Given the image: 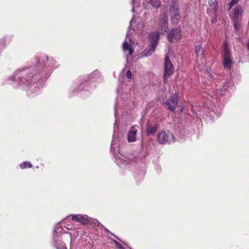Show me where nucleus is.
<instances>
[{
    "label": "nucleus",
    "instance_id": "58836bf2",
    "mask_svg": "<svg viewBox=\"0 0 249 249\" xmlns=\"http://www.w3.org/2000/svg\"><path fill=\"white\" fill-rule=\"evenodd\" d=\"M111 235H113V236H115V235L113 234V233H111Z\"/></svg>",
    "mask_w": 249,
    "mask_h": 249
},
{
    "label": "nucleus",
    "instance_id": "4be33fe9",
    "mask_svg": "<svg viewBox=\"0 0 249 249\" xmlns=\"http://www.w3.org/2000/svg\"><path fill=\"white\" fill-rule=\"evenodd\" d=\"M192 111L194 114L196 115V118H200L199 116H201L204 115L203 111L202 110V107L199 106H193Z\"/></svg>",
    "mask_w": 249,
    "mask_h": 249
},
{
    "label": "nucleus",
    "instance_id": "c85d7f7f",
    "mask_svg": "<svg viewBox=\"0 0 249 249\" xmlns=\"http://www.w3.org/2000/svg\"><path fill=\"white\" fill-rule=\"evenodd\" d=\"M5 44V39L4 38H1L0 39V50L2 49Z\"/></svg>",
    "mask_w": 249,
    "mask_h": 249
},
{
    "label": "nucleus",
    "instance_id": "6ab92c4d",
    "mask_svg": "<svg viewBox=\"0 0 249 249\" xmlns=\"http://www.w3.org/2000/svg\"><path fill=\"white\" fill-rule=\"evenodd\" d=\"M138 129L135 126H132L127 134V141L129 142H133L136 141V135Z\"/></svg>",
    "mask_w": 249,
    "mask_h": 249
},
{
    "label": "nucleus",
    "instance_id": "2eb2a0df",
    "mask_svg": "<svg viewBox=\"0 0 249 249\" xmlns=\"http://www.w3.org/2000/svg\"><path fill=\"white\" fill-rule=\"evenodd\" d=\"M130 31H128L127 34H126V39H128L129 40V43L127 42V41L126 40L123 44V49L124 52H126L127 51H128V53L129 55L131 56L132 54L134 53V50L131 47V39L130 38Z\"/></svg>",
    "mask_w": 249,
    "mask_h": 249
},
{
    "label": "nucleus",
    "instance_id": "bb28decb",
    "mask_svg": "<svg viewBox=\"0 0 249 249\" xmlns=\"http://www.w3.org/2000/svg\"><path fill=\"white\" fill-rule=\"evenodd\" d=\"M238 0H231V2L227 6V10L230 11L231 8L238 2Z\"/></svg>",
    "mask_w": 249,
    "mask_h": 249
},
{
    "label": "nucleus",
    "instance_id": "7c9ffc66",
    "mask_svg": "<svg viewBox=\"0 0 249 249\" xmlns=\"http://www.w3.org/2000/svg\"><path fill=\"white\" fill-rule=\"evenodd\" d=\"M139 0H131V4L132 5H133L135 3H136L137 2V1H139Z\"/></svg>",
    "mask_w": 249,
    "mask_h": 249
},
{
    "label": "nucleus",
    "instance_id": "ddd939ff",
    "mask_svg": "<svg viewBox=\"0 0 249 249\" xmlns=\"http://www.w3.org/2000/svg\"><path fill=\"white\" fill-rule=\"evenodd\" d=\"M143 25L141 19L138 20H135L134 18L130 22V25L128 27V30H130L132 29L134 32L136 33H138L140 30L143 28Z\"/></svg>",
    "mask_w": 249,
    "mask_h": 249
},
{
    "label": "nucleus",
    "instance_id": "412c9836",
    "mask_svg": "<svg viewBox=\"0 0 249 249\" xmlns=\"http://www.w3.org/2000/svg\"><path fill=\"white\" fill-rule=\"evenodd\" d=\"M134 159L135 158H133L132 156H130L128 158L122 156L121 157L116 158V161L117 164L120 166V163L127 164L128 162H130V161H133Z\"/></svg>",
    "mask_w": 249,
    "mask_h": 249
},
{
    "label": "nucleus",
    "instance_id": "473e14b6",
    "mask_svg": "<svg viewBox=\"0 0 249 249\" xmlns=\"http://www.w3.org/2000/svg\"><path fill=\"white\" fill-rule=\"evenodd\" d=\"M114 142L113 141L111 144V150H112V149L113 148Z\"/></svg>",
    "mask_w": 249,
    "mask_h": 249
},
{
    "label": "nucleus",
    "instance_id": "f8f14e48",
    "mask_svg": "<svg viewBox=\"0 0 249 249\" xmlns=\"http://www.w3.org/2000/svg\"><path fill=\"white\" fill-rule=\"evenodd\" d=\"M175 0H172L173 5L170 9L171 21L173 24H177L180 19V16L179 14L178 6L175 3Z\"/></svg>",
    "mask_w": 249,
    "mask_h": 249
},
{
    "label": "nucleus",
    "instance_id": "f704fd0d",
    "mask_svg": "<svg viewBox=\"0 0 249 249\" xmlns=\"http://www.w3.org/2000/svg\"><path fill=\"white\" fill-rule=\"evenodd\" d=\"M132 11L133 12H134V7L132 8Z\"/></svg>",
    "mask_w": 249,
    "mask_h": 249
},
{
    "label": "nucleus",
    "instance_id": "c9c22d12",
    "mask_svg": "<svg viewBox=\"0 0 249 249\" xmlns=\"http://www.w3.org/2000/svg\"><path fill=\"white\" fill-rule=\"evenodd\" d=\"M92 87H93V88H94L95 87V85H93L91 86Z\"/></svg>",
    "mask_w": 249,
    "mask_h": 249
},
{
    "label": "nucleus",
    "instance_id": "c756f323",
    "mask_svg": "<svg viewBox=\"0 0 249 249\" xmlns=\"http://www.w3.org/2000/svg\"><path fill=\"white\" fill-rule=\"evenodd\" d=\"M126 77H127V78H128V79H131V78H132V72H131V71L130 70H128V71L126 72Z\"/></svg>",
    "mask_w": 249,
    "mask_h": 249
},
{
    "label": "nucleus",
    "instance_id": "72a5a7b5",
    "mask_svg": "<svg viewBox=\"0 0 249 249\" xmlns=\"http://www.w3.org/2000/svg\"><path fill=\"white\" fill-rule=\"evenodd\" d=\"M247 47H248V50H249V42L248 43Z\"/></svg>",
    "mask_w": 249,
    "mask_h": 249
},
{
    "label": "nucleus",
    "instance_id": "0eeeda50",
    "mask_svg": "<svg viewBox=\"0 0 249 249\" xmlns=\"http://www.w3.org/2000/svg\"><path fill=\"white\" fill-rule=\"evenodd\" d=\"M223 63L225 68L230 70L233 62L231 59V51L227 42L223 44Z\"/></svg>",
    "mask_w": 249,
    "mask_h": 249
},
{
    "label": "nucleus",
    "instance_id": "4c0bfd02",
    "mask_svg": "<svg viewBox=\"0 0 249 249\" xmlns=\"http://www.w3.org/2000/svg\"><path fill=\"white\" fill-rule=\"evenodd\" d=\"M111 235H113V236H115V235L113 234V233H111Z\"/></svg>",
    "mask_w": 249,
    "mask_h": 249
},
{
    "label": "nucleus",
    "instance_id": "a878e982",
    "mask_svg": "<svg viewBox=\"0 0 249 249\" xmlns=\"http://www.w3.org/2000/svg\"><path fill=\"white\" fill-rule=\"evenodd\" d=\"M149 2L154 7H158L160 5V2L159 0H150Z\"/></svg>",
    "mask_w": 249,
    "mask_h": 249
},
{
    "label": "nucleus",
    "instance_id": "e433bc0d",
    "mask_svg": "<svg viewBox=\"0 0 249 249\" xmlns=\"http://www.w3.org/2000/svg\"><path fill=\"white\" fill-rule=\"evenodd\" d=\"M216 115L217 117V116H219V114H216Z\"/></svg>",
    "mask_w": 249,
    "mask_h": 249
},
{
    "label": "nucleus",
    "instance_id": "f03ea898",
    "mask_svg": "<svg viewBox=\"0 0 249 249\" xmlns=\"http://www.w3.org/2000/svg\"><path fill=\"white\" fill-rule=\"evenodd\" d=\"M208 75L212 79H214V83L215 85L216 94H220L223 95V93H221L223 91H227L230 88V82H229L228 76L226 78L223 75H219L218 77L214 78V74L211 70H207Z\"/></svg>",
    "mask_w": 249,
    "mask_h": 249
},
{
    "label": "nucleus",
    "instance_id": "4468645a",
    "mask_svg": "<svg viewBox=\"0 0 249 249\" xmlns=\"http://www.w3.org/2000/svg\"><path fill=\"white\" fill-rule=\"evenodd\" d=\"M181 36V31L180 28H175L171 30L167 35V38L170 42L174 40H178Z\"/></svg>",
    "mask_w": 249,
    "mask_h": 249
},
{
    "label": "nucleus",
    "instance_id": "a19ab883",
    "mask_svg": "<svg viewBox=\"0 0 249 249\" xmlns=\"http://www.w3.org/2000/svg\"><path fill=\"white\" fill-rule=\"evenodd\" d=\"M105 230H106V231H108L107 229H105Z\"/></svg>",
    "mask_w": 249,
    "mask_h": 249
},
{
    "label": "nucleus",
    "instance_id": "39448f33",
    "mask_svg": "<svg viewBox=\"0 0 249 249\" xmlns=\"http://www.w3.org/2000/svg\"><path fill=\"white\" fill-rule=\"evenodd\" d=\"M159 39L160 33L159 32H151L149 34V40L150 45L148 49L143 51V55L145 56H148L155 52Z\"/></svg>",
    "mask_w": 249,
    "mask_h": 249
},
{
    "label": "nucleus",
    "instance_id": "9b49d317",
    "mask_svg": "<svg viewBox=\"0 0 249 249\" xmlns=\"http://www.w3.org/2000/svg\"><path fill=\"white\" fill-rule=\"evenodd\" d=\"M164 67L163 82L166 83L168 81V78L173 74V65L167 56L165 58Z\"/></svg>",
    "mask_w": 249,
    "mask_h": 249
},
{
    "label": "nucleus",
    "instance_id": "423d86ee",
    "mask_svg": "<svg viewBox=\"0 0 249 249\" xmlns=\"http://www.w3.org/2000/svg\"><path fill=\"white\" fill-rule=\"evenodd\" d=\"M157 141L161 144H171L175 142V138L171 132L161 131L157 135Z\"/></svg>",
    "mask_w": 249,
    "mask_h": 249
},
{
    "label": "nucleus",
    "instance_id": "f257e3e1",
    "mask_svg": "<svg viewBox=\"0 0 249 249\" xmlns=\"http://www.w3.org/2000/svg\"><path fill=\"white\" fill-rule=\"evenodd\" d=\"M35 63L34 66L16 70L13 75L7 78V83L26 89L31 84L33 79L35 80L36 78L37 73H40L42 76L44 75L45 77H47L57 67L55 60L46 54H42L36 58Z\"/></svg>",
    "mask_w": 249,
    "mask_h": 249
},
{
    "label": "nucleus",
    "instance_id": "1a4fd4ad",
    "mask_svg": "<svg viewBox=\"0 0 249 249\" xmlns=\"http://www.w3.org/2000/svg\"><path fill=\"white\" fill-rule=\"evenodd\" d=\"M63 228L59 225H57L54 230V236L53 237V246L56 249H63L65 244L60 240L59 237L62 233Z\"/></svg>",
    "mask_w": 249,
    "mask_h": 249
},
{
    "label": "nucleus",
    "instance_id": "b1692460",
    "mask_svg": "<svg viewBox=\"0 0 249 249\" xmlns=\"http://www.w3.org/2000/svg\"><path fill=\"white\" fill-rule=\"evenodd\" d=\"M32 167V165L31 163L27 161H24L20 164V167L22 169L27 168H31Z\"/></svg>",
    "mask_w": 249,
    "mask_h": 249
},
{
    "label": "nucleus",
    "instance_id": "ea45409f",
    "mask_svg": "<svg viewBox=\"0 0 249 249\" xmlns=\"http://www.w3.org/2000/svg\"><path fill=\"white\" fill-rule=\"evenodd\" d=\"M111 235H113V236H115V235L113 234V233H111Z\"/></svg>",
    "mask_w": 249,
    "mask_h": 249
},
{
    "label": "nucleus",
    "instance_id": "393cba45",
    "mask_svg": "<svg viewBox=\"0 0 249 249\" xmlns=\"http://www.w3.org/2000/svg\"><path fill=\"white\" fill-rule=\"evenodd\" d=\"M41 87H42L40 85H37V84H36L33 89L34 94L36 95L39 93L41 90Z\"/></svg>",
    "mask_w": 249,
    "mask_h": 249
},
{
    "label": "nucleus",
    "instance_id": "7ed1b4c3",
    "mask_svg": "<svg viewBox=\"0 0 249 249\" xmlns=\"http://www.w3.org/2000/svg\"><path fill=\"white\" fill-rule=\"evenodd\" d=\"M134 106V102L131 98V96L126 93H124L118 97L117 99L116 104L115 106V116L116 118L115 123L114 124V130H115L116 125H117V118L119 115V110L122 107L125 108L131 107Z\"/></svg>",
    "mask_w": 249,
    "mask_h": 249
},
{
    "label": "nucleus",
    "instance_id": "a211bd4d",
    "mask_svg": "<svg viewBox=\"0 0 249 249\" xmlns=\"http://www.w3.org/2000/svg\"><path fill=\"white\" fill-rule=\"evenodd\" d=\"M178 103V98L177 95H174L167 102V106L171 111H173L175 110Z\"/></svg>",
    "mask_w": 249,
    "mask_h": 249
},
{
    "label": "nucleus",
    "instance_id": "6e6552de",
    "mask_svg": "<svg viewBox=\"0 0 249 249\" xmlns=\"http://www.w3.org/2000/svg\"><path fill=\"white\" fill-rule=\"evenodd\" d=\"M209 7L207 9V14L212 18L211 22L213 24L217 21L218 16V4L216 0H209L208 2Z\"/></svg>",
    "mask_w": 249,
    "mask_h": 249
},
{
    "label": "nucleus",
    "instance_id": "5701e85b",
    "mask_svg": "<svg viewBox=\"0 0 249 249\" xmlns=\"http://www.w3.org/2000/svg\"><path fill=\"white\" fill-rule=\"evenodd\" d=\"M158 124L148 125L146 128V134L147 135H154L158 130Z\"/></svg>",
    "mask_w": 249,
    "mask_h": 249
},
{
    "label": "nucleus",
    "instance_id": "aec40b11",
    "mask_svg": "<svg viewBox=\"0 0 249 249\" xmlns=\"http://www.w3.org/2000/svg\"><path fill=\"white\" fill-rule=\"evenodd\" d=\"M195 51L198 58H199L200 59L201 64H200V67H202V66H204V64L205 61L204 58L203 57V48L200 45H197L195 48Z\"/></svg>",
    "mask_w": 249,
    "mask_h": 249
},
{
    "label": "nucleus",
    "instance_id": "dca6fc26",
    "mask_svg": "<svg viewBox=\"0 0 249 249\" xmlns=\"http://www.w3.org/2000/svg\"><path fill=\"white\" fill-rule=\"evenodd\" d=\"M168 16L166 13H164L161 17L160 21V29L162 34L166 32L168 30Z\"/></svg>",
    "mask_w": 249,
    "mask_h": 249
},
{
    "label": "nucleus",
    "instance_id": "cd10ccee",
    "mask_svg": "<svg viewBox=\"0 0 249 249\" xmlns=\"http://www.w3.org/2000/svg\"><path fill=\"white\" fill-rule=\"evenodd\" d=\"M113 242L118 249H124V247L116 240H113Z\"/></svg>",
    "mask_w": 249,
    "mask_h": 249
},
{
    "label": "nucleus",
    "instance_id": "f3484780",
    "mask_svg": "<svg viewBox=\"0 0 249 249\" xmlns=\"http://www.w3.org/2000/svg\"><path fill=\"white\" fill-rule=\"evenodd\" d=\"M71 219L75 221L79 222L82 224L86 225L90 221V218L87 215L77 214L73 215Z\"/></svg>",
    "mask_w": 249,
    "mask_h": 249
},
{
    "label": "nucleus",
    "instance_id": "9d476101",
    "mask_svg": "<svg viewBox=\"0 0 249 249\" xmlns=\"http://www.w3.org/2000/svg\"><path fill=\"white\" fill-rule=\"evenodd\" d=\"M242 13V8L240 6L235 7L230 14V17L233 22L234 29L237 30L240 26L239 19Z\"/></svg>",
    "mask_w": 249,
    "mask_h": 249
},
{
    "label": "nucleus",
    "instance_id": "20e7f679",
    "mask_svg": "<svg viewBox=\"0 0 249 249\" xmlns=\"http://www.w3.org/2000/svg\"><path fill=\"white\" fill-rule=\"evenodd\" d=\"M101 79V74L98 70H95L91 73L89 75L84 78L82 84L78 88V90L89 89V86L91 82L97 81L98 79Z\"/></svg>",
    "mask_w": 249,
    "mask_h": 249
},
{
    "label": "nucleus",
    "instance_id": "2f4dec72",
    "mask_svg": "<svg viewBox=\"0 0 249 249\" xmlns=\"http://www.w3.org/2000/svg\"><path fill=\"white\" fill-rule=\"evenodd\" d=\"M214 111L213 110L212 113L210 112V116L211 118H214Z\"/></svg>",
    "mask_w": 249,
    "mask_h": 249
}]
</instances>
